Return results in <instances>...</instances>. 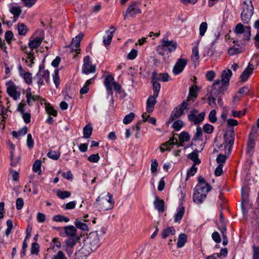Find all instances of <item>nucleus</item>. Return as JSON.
Returning <instances> with one entry per match:
<instances>
[{"mask_svg": "<svg viewBox=\"0 0 259 259\" xmlns=\"http://www.w3.org/2000/svg\"><path fill=\"white\" fill-rule=\"evenodd\" d=\"M37 83L39 86L44 84V80L46 82L49 81L50 72L48 70H46L44 68L39 67V70L36 74Z\"/></svg>", "mask_w": 259, "mask_h": 259, "instance_id": "nucleus-7", "label": "nucleus"}, {"mask_svg": "<svg viewBox=\"0 0 259 259\" xmlns=\"http://www.w3.org/2000/svg\"><path fill=\"white\" fill-rule=\"evenodd\" d=\"M106 229L101 228L100 230L91 232L86 240V244L91 247V250L95 251L100 245V239L105 234Z\"/></svg>", "mask_w": 259, "mask_h": 259, "instance_id": "nucleus-1", "label": "nucleus"}, {"mask_svg": "<svg viewBox=\"0 0 259 259\" xmlns=\"http://www.w3.org/2000/svg\"><path fill=\"white\" fill-rule=\"evenodd\" d=\"M184 125L183 122L181 120L175 121L172 124V127L177 131L181 130Z\"/></svg>", "mask_w": 259, "mask_h": 259, "instance_id": "nucleus-52", "label": "nucleus"}, {"mask_svg": "<svg viewBox=\"0 0 259 259\" xmlns=\"http://www.w3.org/2000/svg\"><path fill=\"white\" fill-rule=\"evenodd\" d=\"M43 39V37H36L32 40L30 39L28 43V46L33 50L37 49L41 44Z\"/></svg>", "mask_w": 259, "mask_h": 259, "instance_id": "nucleus-25", "label": "nucleus"}, {"mask_svg": "<svg viewBox=\"0 0 259 259\" xmlns=\"http://www.w3.org/2000/svg\"><path fill=\"white\" fill-rule=\"evenodd\" d=\"M208 27L207 23L206 22H202L199 28V35L202 37L204 35Z\"/></svg>", "mask_w": 259, "mask_h": 259, "instance_id": "nucleus-44", "label": "nucleus"}, {"mask_svg": "<svg viewBox=\"0 0 259 259\" xmlns=\"http://www.w3.org/2000/svg\"><path fill=\"white\" fill-rule=\"evenodd\" d=\"M203 131L207 134H211L213 132L214 127L209 124H205L203 127Z\"/></svg>", "mask_w": 259, "mask_h": 259, "instance_id": "nucleus-55", "label": "nucleus"}, {"mask_svg": "<svg viewBox=\"0 0 259 259\" xmlns=\"http://www.w3.org/2000/svg\"><path fill=\"white\" fill-rule=\"evenodd\" d=\"M18 31L20 35H24L27 32L28 29L26 26L24 24L18 23Z\"/></svg>", "mask_w": 259, "mask_h": 259, "instance_id": "nucleus-45", "label": "nucleus"}, {"mask_svg": "<svg viewBox=\"0 0 259 259\" xmlns=\"http://www.w3.org/2000/svg\"><path fill=\"white\" fill-rule=\"evenodd\" d=\"M241 52L239 48L232 47L228 50V53L230 55L237 54Z\"/></svg>", "mask_w": 259, "mask_h": 259, "instance_id": "nucleus-59", "label": "nucleus"}, {"mask_svg": "<svg viewBox=\"0 0 259 259\" xmlns=\"http://www.w3.org/2000/svg\"><path fill=\"white\" fill-rule=\"evenodd\" d=\"M41 161L40 160H36L33 164V170L35 172H38L39 175L41 173Z\"/></svg>", "mask_w": 259, "mask_h": 259, "instance_id": "nucleus-42", "label": "nucleus"}, {"mask_svg": "<svg viewBox=\"0 0 259 259\" xmlns=\"http://www.w3.org/2000/svg\"><path fill=\"white\" fill-rule=\"evenodd\" d=\"M79 237H70L66 241V245L70 247H73L77 243Z\"/></svg>", "mask_w": 259, "mask_h": 259, "instance_id": "nucleus-40", "label": "nucleus"}, {"mask_svg": "<svg viewBox=\"0 0 259 259\" xmlns=\"http://www.w3.org/2000/svg\"><path fill=\"white\" fill-rule=\"evenodd\" d=\"M180 143L188 142L190 140V136L187 132H183L179 136Z\"/></svg>", "mask_w": 259, "mask_h": 259, "instance_id": "nucleus-43", "label": "nucleus"}, {"mask_svg": "<svg viewBox=\"0 0 259 259\" xmlns=\"http://www.w3.org/2000/svg\"><path fill=\"white\" fill-rule=\"evenodd\" d=\"M187 240V236L184 234L182 233L179 235L177 242V247L181 248L184 246Z\"/></svg>", "mask_w": 259, "mask_h": 259, "instance_id": "nucleus-33", "label": "nucleus"}, {"mask_svg": "<svg viewBox=\"0 0 259 259\" xmlns=\"http://www.w3.org/2000/svg\"><path fill=\"white\" fill-rule=\"evenodd\" d=\"M92 127L90 125H85L83 130V138L85 139L89 138L92 134Z\"/></svg>", "mask_w": 259, "mask_h": 259, "instance_id": "nucleus-39", "label": "nucleus"}, {"mask_svg": "<svg viewBox=\"0 0 259 259\" xmlns=\"http://www.w3.org/2000/svg\"><path fill=\"white\" fill-rule=\"evenodd\" d=\"M253 254L252 259H259V247L253 246Z\"/></svg>", "mask_w": 259, "mask_h": 259, "instance_id": "nucleus-64", "label": "nucleus"}, {"mask_svg": "<svg viewBox=\"0 0 259 259\" xmlns=\"http://www.w3.org/2000/svg\"><path fill=\"white\" fill-rule=\"evenodd\" d=\"M64 232L68 237H78L76 234L77 230L73 226H68L64 228Z\"/></svg>", "mask_w": 259, "mask_h": 259, "instance_id": "nucleus-24", "label": "nucleus"}, {"mask_svg": "<svg viewBox=\"0 0 259 259\" xmlns=\"http://www.w3.org/2000/svg\"><path fill=\"white\" fill-rule=\"evenodd\" d=\"M88 160L91 162L96 163L99 161L100 160V156L99 154H93L90 155L88 158Z\"/></svg>", "mask_w": 259, "mask_h": 259, "instance_id": "nucleus-53", "label": "nucleus"}, {"mask_svg": "<svg viewBox=\"0 0 259 259\" xmlns=\"http://www.w3.org/2000/svg\"><path fill=\"white\" fill-rule=\"evenodd\" d=\"M10 12L13 16L19 17L22 13V9L19 6H12L10 8Z\"/></svg>", "mask_w": 259, "mask_h": 259, "instance_id": "nucleus-41", "label": "nucleus"}, {"mask_svg": "<svg viewBox=\"0 0 259 259\" xmlns=\"http://www.w3.org/2000/svg\"><path fill=\"white\" fill-rule=\"evenodd\" d=\"M188 103L187 101H184L181 104L174 108L172 111L169 119V122L180 117L184 113L185 109H188Z\"/></svg>", "mask_w": 259, "mask_h": 259, "instance_id": "nucleus-5", "label": "nucleus"}, {"mask_svg": "<svg viewBox=\"0 0 259 259\" xmlns=\"http://www.w3.org/2000/svg\"><path fill=\"white\" fill-rule=\"evenodd\" d=\"M83 37V34L79 33L77 36L72 38V42L70 45V47L72 51H75L77 53H79L80 44L81 39Z\"/></svg>", "mask_w": 259, "mask_h": 259, "instance_id": "nucleus-14", "label": "nucleus"}, {"mask_svg": "<svg viewBox=\"0 0 259 259\" xmlns=\"http://www.w3.org/2000/svg\"><path fill=\"white\" fill-rule=\"evenodd\" d=\"M74 224L75 228L79 229L82 231H88V227L86 224L82 222V220L76 219L75 221Z\"/></svg>", "mask_w": 259, "mask_h": 259, "instance_id": "nucleus-34", "label": "nucleus"}, {"mask_svg": "<svg viewBox=\"0 0 259 259\" xmlns=\"http://www.w3.org/2000/svg\"><path fill=\"white\" fill-rule=\"evenodd\" d=\"M46 109L48 113L50 115H52L54 116H56L57 115V112L55 110L53 107L48 104L46 105Z\"/></svg>", "mask_w": 259, "mask_h": 259, "instance_id": "nucleus-51", "label": "nucleus"}, {"mask_svg": "<svg viewBox=\"0 0 259 259\" xmlns=\"http://www.w3.org/2000/svg\"><path fill=\"white\" fill-rule=\"evenodd\" d=\"M141 13V11L138 7L136 3H132L127 8L125 14H123L124 19H126L127 15H130L132 17H134L136 14Z\"/></svg>", "mask_w": 259, "mask_h": 259, "instance_id": "nucleus-13", "label": "nucleus"}, {"mask_svg": "<svg viewBox=\"0 0 259 259\" xmlns=\"http://www.w3.org/2000/svg\"><path fill=\"white\" fill-rule=\"evenodd\" d=\"M22 50L27 54V56L34 55L33 50L30 48L29 46L22 47Z\"/></svg>", "mask_w": 259, "mask_h": 259, "instance_id": "nucleus-58", "label": "nucleus"}, {"mask_svg": "<svg viewBox=\"0 0 259 259\" xmlns=\"http://www.w3.org/2000/svg\"><path fill=\"white\" fill-rule=\"evenodd\" d=\"M187 64V60L183 58H179L172 69V72L175 75L181 73Z\"/></svg>", "mask_w": 259, "mask_h": 259, "instance_id": "nucleus-12", "label": "nucleus"}, {"mask_svg": "<svg viewBox=\"0 0 259 259\" xmlns=\"http://www.w3.org/2000/svg\"><path fill=\"white\" fill-rule=\"evenodd\" d=\"M242 12L241 15V20L245 24H248L253 14V6L251 1H244L242 6Z\"/></svg>", "mask_w": 259, "mask_h": 259, "instance_id": "nucleus-3", "label": "nucleus"}, {"mask_svg": "<svg viewBox=\"0 0 259 259\" xmlns=\"http://www.w3.org/2000/svg\"><path fill=\"white\" fill-rule=\"evenodd\" d=\"M19 72L20 75L23 77L25 82L27 84H30L32 83V75L29 72H25L21 66H19Z\"/></svg>", "mask_w": 259, "mask_h": 259, "instance_id": "nucleus-22", "label": "nucleus"}, {"mask_svg": "<svg viewBox=\"0 0 259 259\" xmlns=\"http://www.w3.org/2000/svg\"><path fill=\"white\" fill-rule=\"evenodd\" d=\"M185 213V208L182 206H180L177 208V213L175 217V222H179L183 218Z\"/></svg>", "mask_w": 259, "mask_h": 259, "instance_id": "nucleus-32", "label": "nucleus"}, {"mask_svg": "<svg viewBox=\"0 0 259 259\" xmlns=\"http://www.w3.org/2000/svg\"><path fill=\"white\" fill-rule=\"evenodd\" d=\"M197 96V87L196 85H193L190 88L189 96L187 97V102L190 100L194 101V99Z\"/></svg>", "mask_w": 259, "mask_h": 259, "instance_id": "nucleus-28", "label": "nucleus"}, {"mask_svg": "<svg viewBox=\"0 0 259 259\" xmlns=\"http://www.w3.org/2000/svg\"><path fill=\"white\" fill-rule=\"evenodd\" d=\"M215 75V73L213 71L210 70L208 71L206 74V77L208 80L211 81L213 80Z\"/></svg>", "mask_w": 259, "mask_h": 259, "instance_id": "nucleus-63", "label": "nucleus"}, {"mask_svg": "<svg viewBox=\"0 0 259 259\" xmlns=\"http://www.w3.org/2000/svg\"><path fill=\"white\" fill-rule=\"evenodd\" d=\"M95 250H91V247L85 244L78 251L76 255H80L81 257H88L91 252L95 251Z\"/></svg>", "mask_w": 259, "mask_h": 259, "instance_id": "nucleus-20", "label": "nucleus"}, {"mask_svg": "<svg viewBox=\"0 0 259 259\" xmlns=\"http://www.w3.org/2000/svg\"><path fill=\"white\" fill-rule=\"evenodd\" d=\"M53 221H54L55 222H65L67 223L69 221V218H68L66 217H64L63 215H60V214L55 215L53 217Z\"/></svg>", "mask_w": 259, "mask_h": 259, "instance_id": "nucleus-49", "label": "nucleus"}, {"mask_svg": "<svg viewBox=\"0 0 259 259\" xmlns=\"http://www.w3.org/2000/svg\"><path fill=\"white\" fill-rule=\"evenodd\" d=\"M206 197V194L200 193V191H197V193L193 195V200L195 202L198 204H201Z\"/></svg>", "mask_w": 259, "mask_h": 259, "instance_id": "nucleus-27", "label": "nucleus"}, {"mask_svg": "<svg viewBox=\"0 0 259 259\" xmlns=\"http://www.w3.org/2000/svg\"><path fill=\"white\" fill-rule=\"evenodd\" d=\"M255 146V142L254 138L251 136H249L248 141L247 143V151L249 152L252 150Z\"/></svg>", "mask_w": 259, "mask_h": 259, "instance_id": "nucleus-47", "label": "nucleus"}, {"mask_svg": "<svg viewBox=\"0 0 259 259\" xmlns=\"http://www.w3.org/2000/svg\"><path fill=\"white\" fill-rule=\"evenodd\" d=\"M47 156L53 160H57L60 156V153L59 152L51 150L48 153Z\"/></svg>", "mask_w": 259, "mask_h": 259, "instance_id": "nucleus-48", "label": "nucleus"}, {"mask_svg": "<svg viewBox=\"0 0 259 259\" xmlns=\"http://www.w3.org/2000/svg\"><path fill=\"white\" fill-rule=\"evenodd\" d=\"M196 188L197 191H200V193H205L207 194V193L211 190V187L208 183H207L206 186H205L204 185H201V184H197L196 187Z\"/></svg>", "mask_w": 259, "mask_h": 259, "instance_id": "nucleus-30", "label": "nucleus"}, {"mask_svg": "<svg viewBox=\"0 0 259 259\" xmlns=\"http://www.w3.org/2000/svg\"><path fill=\"white\" fill-rule=\"evenodd\" d=\"M52 259H67L65 254L62 251H59L58 253L54 255Z\"/></svg>", "mask_w": 259, "mask_h": 259, "instance_id": "nucleus-61", "label": "nucleus"}, {"mask_svg": "<svg viewBox=\"0 0 259 259\" xmlns=\"http://www.w3.org/2000/svg\"><path fill=\"white\" fill-rule=\"evenodd\" d=\"M176 231L174 227H170L164 229L162 233L161 236L164 239L167 237L170 234L174 235L175 234Z\"/></svg>", "mask_w": 259, "mask_h": 259, "instance_id": "nucleus-37", "label": "nucleus"}, {"mask_svg": "<svg viewBox=\"0 0 259 259\" xmlns=\"http://www.w3.org/2000/svg\"><path fill=\"white\" fill-rule=\"evenodd\" d=\"M174 145H178V146H183V144L182 143H179L178 140L177 139H175V138H171L168 141L162 144V146L163 147H167V150H170V149L168 147Z\"/></svg>", "mask_w": 259, "mask_h": 259, "instance_id": "nucleus-31", "label": "nucleus"}, {"mask_svg": "<svg viewBox=\"0 0 259 259\" xmlns=\"http://www.w3.org/2000/svg\"><path fill=\"white\" fill-rule=\"evenodd\" d=\"M161 45L164 48H167L170 52L175 51L178 46L176 42L168 40H163Z\"/></svg>", "mask_w": 259, "mask_h": 259, "instance_id": "nucleus-21", "label": "nucleus"}, {"mask_svg": "<svg viewBox=\"0 0 259 259\" xmlns=\"http://www.w3.org/2000/svg\"><path fill=\"white\" fill-rule=\"evenodd\" d=\"M152 78L157 81H161L166 82L170 79V77L168 73H158L156 71H154L152 74Z\"/></svg>", "mask_w": 259, "mask_h": 259, "instance_id": "nucleus-17", "label": "nucleus"}, {"mask_svg": "<svg viewBox=\"0 0 259 259\" xmlns=\"http://www.w3.org/2000/svg\"><path fill=\"white\" fill-rule=\"evenodd\" d=\"M82 71L85 74L94 73L96 71V66L92 64L89 56H85L83 59Z\"/></svg>", "mask_w": 259, "mask_h": 259, "instance_id": "nucleus-9", "label": "nucleus"}, {"mask_svg": "<svg viewBox=\"0 0 259 259\" xmlns=\"http://www.w3.org/2000/svg\"><path fill=\"white\" fill-rule=\"evenodd\" d=\"M104 83L107 91L110 92L111 95H112L113 89L119 93H121V87L114 81V78L112 75H107L104 80Z\"/></svg>", "mask_w": 259, "mask_h": 259, "instance_id": "nucleus-4", "label": "nucleus"}, {"mask_svg": "<svg viewBox=\"0 0 259 259\" xmlns=\"http://www.w3.org/2000/svg\"><path fill=\"white\" fill-rule=\"evenodd\" d=\"M253 70V65L250 63H249L247 68L243 71L240 75V78L241 81L243 82L245 81L248 78L249 76L252 73Z\"/></svg>", "mask_w": 259, "mask_h": 259, "instance_id": "nucleus-19", "label": "nucleus"}, {"mask_svg": "<svg viewBox=\"0 0 259 259\" xmlns=\"http://www.w3.org/2000/svg\"><path fill=\"white\" fill-rule=\"evenodd\" d=\"M188 157L193 161V164L194 165L198 164L201 162L198 158V153L196 151L189 154Z\"/></svg>", "mask_w": 259, "mask_h": 259, "instance_id": "nucleus-36", "label": "nucleus"}, {"mask_svg": "<svg viewBox=\"0 0 259 259\" xmlns=\"http://www.w3.org/2000/svg\"><path fill=\"white\" fill-rule=\"evenodd\" d=\"M30 91L31 89H29V92H27L26 93V97L27 104H28L29 106H32V104L31 103V101L33 102L37 101L39 99V96L37 95H32Z\"/></svg>", "mask_w": 259, "mask_h": 259, "instance_id": "nucleus-29", "label": "nucleus"}, {"mask_svg": "<svg viewBox=\"0 0 259 259\" xmlns=\"http://www.w3.org/2000/svg\"><path fill=\"white\" fill-rule=\"evenodd\" d=\"M154 205L155 208L157 209L159 212L162 213L164 211V202L163 200L159 199L157 196H155Z\"/></svg>", "mask_w": 259, "mask_h": 259, "instance_id": "nucleus-26", "label": "nucleus"}, {"mask_svg": "<svg viewBox=\"0 0 259 259\" xmlns=\"http://www.w3.org/2000/svg\"><path fill=\"white\" fill-rule=\"evenodd\" d=\"M115 30L116 28L114 26H111L110 27V30H107L106 31L107 36L103 37V43L105 46H108L110 45Z\"/></svg>", "mask_w": 259, "mask_h": 259, "instance_id": "nucleus-16", "label": "nucleus"}, {"mask_svg": "<svg viewBox=\"0 0 259 259\" xmlns=\"http://www.w3.org/2000/svg\"><path fill=\"white\" fill-rule=\"evenodd\" d=\"M36 219L38 223H43L46 221V215L41 212H38L37 213Z\"/></svg>", "mask_w": 259, "mask_h": 259, "instance_id": "nucleus-62", "label": "nucleus"}, {"mask_svg": "<svg viewBox=\"0 0 259 259\" xmlns=\"http://www.w3.org/2000/svg\"><path fill=\"white\" fill-rule=\"evenodd\" d=\"M198 111L197 110H192L188 115V119L190 121L193 122L195 124L202 122L205 116V113L201 112L198 114Z\"/></svg>", "mask_w": 259, "mask_h": 259, "instance_id": "nucleus-11", "label": "nucleus"}, {"mask_svg": "<svg viewBox=\"0 0 259 259\" xmlns=\"http://www.w3.org/2000/svg\"><path fill=\"white\" fill-rule=\"evenodd\" d=\"M250 27L246 26H244L242 23L237 24L235 28L234 32L237 34H243V39L248 40L251 35Z\"/></svg>", "mask_w": 259, "mask_h": 259, "instance_id": "nucleus-6", "label": "nucleus"}, {"mask_svg": "<svg viewBox=\"0 0 259 259\" xmlns=\"http://www.w3.org/2000/svg\"><path fill=\"white\" fill-rule=\"evenodd\" d=\"M71 195V193L69 191H62L58 190L57 192V196L61 199H64L66 198H68Z\"/></svg>", "mask_w": 259, "mask_h": 259, "instance_id": "nucleus-46", "label": "nucleus"}, {"mask_svg": "<svg viewBox=\"0 0 259 259\" xmlns=\"http://www.w3.org/2000/svg\"><path fill=\"white\" fill-rule=\"evenodd\" d=\"M231 76L232 71L230 69L223 71L222 74V83L224 86H227L229 84Z\"/></svg>", "mask_w": 259, "mask_h": 259, "instance_id": "nucleus-23", "label": "nucleus"}, {"mask_svg": "<svg viewBox=\"0 0 259 259\" xmlns=\"http://www.w3.org/2000/svg\"><path fill=\"white\" fill-rule=\"evenodd\" d=\"M27 146L29 149H31L34 146V142L31 134L27 135Z\"/></svg>", "mask_w": 259, "mask_h": 259, "instance_id": "nucleus-60", "label": "nucleus"}, {"mask_svg": "<svg viewBox=\"0 0 259 259\" xmlns=\"http://www.w3.org/2000/svg\"><path fill=\"white\" fill-rule=\"evenodd\" d=\"M152 83L153 84V95L158 96L160 89V84L157 80L153 79L152 78Z\"/></svg>", "mask_w": 259, "mask_h": 259, "instance_id": "nucleus-35", "label": "nucleus"}, {"mask_svg": "<svg viewBox=\"0 0 259 259\" xmlns=\"http://www.w3.org/2000/svg\"><path fill=\"white\" fill-rule=\"evenodd\" d=\"M158 163L156 159H152L151 164V170L152 173H155L157 171Z\"/></svg>", "mask_w": 259, "mask_h": 259, "instance_id": "nucleus-57", "label": "nucleus"}, {"mask_svg": "<svg viewBox=\"0 0 259 259\" xmlns=\"http://www.w3.org/2000/svg\"><path fill=\"white\" fill-rule=\"evenodd\" d=\"M225 142L223 143L225 149H228L230 152L234 142V133L232 132L230 135L224 136Z\"/></svg>", "mask_w": 259, "mask_h": 259, "instance_id": "nucleus-15", "label": "nucleus"}, {"mask_svg": "<svg viewBox=\"0 0 259 259\" xmlns=\"http://www.w3.org/2000/svg\"><path fill=\"white\" fill-rule=\"evenodd\" d=\"M135 117V114L133 112L129 113L125 116L123 118V122L124 124H127L132 122Z\"/></svg>", "mask_w": 259, "mask_h": 259, "instance_id": "nucleus-50", "label": "nucleus"}, {"mask_svg": "<svg viewBox=\"0 0 259 259\" xmlns=\"http://www.w3.org/2000/svg\"><path fill=\"white\" fill-rule=\"evenodd\" d=\"M227 86H224L222 83V80H215L211 87V94L217 95L219 94H223L226 90Z\"/></svg>", "mask_w": 259, "mask_h": 259, "instance_id": "nucleus-10", "label": "nucleus"}, {"mask_svg": "<svg viewBox=\"0 0 259 259\" xmlns=\"http://www.w3.org/2000/svg\"><path fill=\"white\" fill-rule=\"evenodd\" d=\"M99 208L102 210H108L113 208L114 201L112 195L108 193L106 195H101L96 200Z\"/></svg>", "mask_w": 259, "mask_h": 259, "instance_id": "nucleus-2", "label": "nucleus"}, {"mask_svg": "<svg viewBox=\"0 0 259 259\" xmlns=\"http://www.w3.org/2000/svg\"><path fill=\"white\" fill-rule=\"evenodd\" d=\"M7 86V92L8 95L13 98L14 100H17L19 98L20 92L17 91V87L13 82H9L6 83Z\"/></svg>", "mask_w": 259, "mask_h": 259, "instance_id": "nucleus-8", "label": "nucleus"}, {"mask_svg": "<svg viewBox=\"0 0 259 259\" xmlns=\"http://www.w3.org/2000/svg\"><path fill=\"white\" fill-rule=\"evenodd\" d=\"M202 135V129L200 127L196 128V132L194 136L193 140L196 141L199 140Z\"/></svg>", "mask_w": 259, "mask_h": 259, "instance_id": "nucleus-56", "label": "nucleus"}, {"mask_svg": "<svg viewBox=\"0 0 259 259\" xmlns=\"http://www.w3.org/2000/svg\"><path fill=\"white\" fill-rule=\"evenodd\" d=\"M199 58L198 45L193 47L192 49V55L191 57L192 61L194 63H196Z\"/></svg>", "mask_w": 259, "mask_h": 259, "instance_id": "nucleus-38", "label": "nucleus"}, {"mask_svg": "<svg viewBox=\"0 0 259 259\" xmlns=\"http://www.w3.org/2000/svg\"><path fill=\"white\" fill-rule=\"evenodd\" d=\"M208 118L210 122L211 123H214L217 121V118L216 117V111L215 110H212L210 112Z\"/></svg>", "mask_w": 259, "mask_h": 259, "instance_id": "nucleus-54", "label": "nucleus"}, {"mask_svg": "<svg viewBox=\"0 0 259 259\" xmlns=\"http://www.w3.org/2000/svg\"><path fill=\"white\" fill-rule=\"evenodd\" d=\"M158 96H151L149 97L146 103V109L148 113H151L153 111L154 106L156 104V98Z\"/></svg>", "mask_w": 259, "mask_h": 259, "instance_id": "nucleus-18", "label": "nucleus"}]
</instances>
